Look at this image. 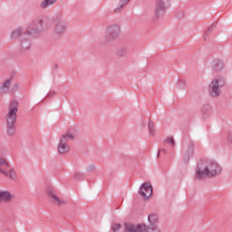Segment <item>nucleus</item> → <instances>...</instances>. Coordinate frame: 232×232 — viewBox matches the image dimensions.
Here are the masks:
<instances>
[{
    "label": "nucleus",
    "instance_id": "dca6fc26",
    "mask_svg": "<svg viewBox=\"0 0 232 232\" xmlns=\"http://www.w3.org/2000/svg\"><path fill=\"white\" fill-rule=\"evenodd\" d=\"M10 84H12V78L5 80L0 86V95L6 93L10 90Z\"/></svg>",
    "mask_w": 232,
    "mask_h": 232
},
{
    "label": "nucleus",
    "instance_id": "7c9ffc66",
    "mask_svg": "<svg viewBox=\"0 0 232 232\" xmlns=\"http://www.w3.org/2000/svg\"><path fill=\"white\" fill-rule=\"evenodd\" d=\"M166 153H168V152L166 151V150L161 149V150H160L159 152H158V157H160V154H161V155H166Z\"/></svg>",
    "mask_w": 232,
    "mask_h": 232
},
{
    "label": "nucleus",
    "instance_id": "f8f14e48",
    "mask_svg": "<svg viewBox=\"0 0 232 232\" xmlns=\"http://www.w3.org/2000/svg\"><path fill=\"white\" fill-rule=\"evenodd\" d=\"M194 153H195V142L189 140L188 149L183 155V160H184V162H186V164H188V162H189V159H191V157H193Z\"/></svg>",
    "mask_w": 232,
    "mask_h": 232
},
{
    "label": "nucleus",
    "instance_id": "2eb2a0df",
    "mask_svg": "<svg viewBox=\"0 0 232 232\" xmlns=\"http://www.w3.org/2000/svg\"><path fill=\"white\" fill-rule=\"evenodd\" d=\"M70 151V145L66 141V138H61L60 143L58 145V152L60 155H64V153H68Z\"/></svg>",
    "mask_w": 232,
    "mask_h": 232
},
{
    "label": "nucleus",
    "instance_id": "a878e982",
    "mask_svg": "<svg viewBox=\"0 0 232 232\" xmlns=\"http://www.w3.org/2000/svg\"><path fill=\"white\" fill-rule=\"evenodd\" d=\"M149 132L150 135H155V124H153V121L151 120L149 121Z\"/></svg>",
    "mask_w": 232,
    "mask_h": 232
},
{
    "label": "nucleus",
    "instance_id": "f03ea898",
    "mask_svg": "<svg viewBox=\"0 0 232 232\" xmlns=\"http://www.w3.org/2000/svg\"><path fill=\"white\" fill-rule=\"evenodd\" d=\"M203 162L206 165L204 170H202L200 163H198L196 168V179H204V177H217V175L222 171V168L219 167L217 161L209 160Z\"/></svg>",
    "mask_w": 232,
    "mask_h": 232
},
{
    "label": "nucleus",
    "instance_id": "c85d7f7f",
    "mask_svg": "<svg viewBox=\"0 0 232 232\" xmlns=\"http://www.w3.org/2000/svg\"><path fill=\"white\" fill-rule=\"evenodd\" d=\"M167 144H171V146H175V140L173 139V136L167 138Z\"/></svg>",
    "mask_w": 232,
    "mask_h": 232
},
{
    "label": "nucleus",
    "instance_id": "5701e85b",
    "mask_svg": "<svg viewBox=\"0 0 232 232\" xmlns=\"http://www.w3.org/2000/svg\"><path fill=\"white\" fill-rule=\"evenodd\" d=\"M212 81H217V82L220 88H223L224 86H226V78H224V77L215 78Z\"/></svg>",
    "mask_w": 232,
    "mask_h": 232
},
{
    "label": "nucleus",
    "instance_id": "393cba45",
    "mask_svg": "<svg viewBox=\"0 0 232 232\" xmlns=\"http://www.w3.org/2000/svg\"><path fill=\"white\" fill-rule=\"evenodd\" d=\"M202 113H204L205 115H209L211 113V105H204L202 108Z\"/></svg>",
    "mask_w": 232,
    "mask_h": 232
},
{
    "label": "nucleus",
    "instance_id": "7ed1b4c3",
    "mask_svg": "<svg viewBox=\"0 0 232 232\" xmlns=\"http://www.w3.org/2000/svg\"><path fill=\"white\" fill-rule=\"evenodd\" d=\"M18 108L19 102L12 100L9 103L8 113L6 116V128L9 137H14V135H15V121H17V111H19Z\"/></svg>",
    "mask_w": 232,
    "mask_h": 232
},
{
    "label": "nucleus",
    "instance_id": "f3484780",
    "mask_svg": "<svg viewBox=\"0 0 232 232\" xmlns=\"http://www.w3.org/2000/svg\"><path fill=\"white\" fill-rule=\"evenodd\" d=\"M12 200V194L8 191L0 190V203L1 202H10Z\"/></svg>",
    "mask_w": 232,
    "mask_h": 232
},
{
    "label": "nucleus",
    "instance_id": "1a4fd4ad",
    "mask_svg": "<svg viewBox=\"0 0 232 232\" xmlns=\"http://www.w3.org/2000/svg\"><path fill=\"white\" fill-rule=\"evenodd\" d=\"M139 193L144 200H150V198H151V195H153V187L151 186V183H143L140 188Z\"/></svg>",
    "mask_w": 232,
    "mask_h": 232
},
{
    "label": "nucleus",
    "instance_id": "f257e3e1",
    "mask_svg": "<svg viewBox=\"0 0 232 232\" xmlns=\"http://www.w3.org/2000/svg\"><path fill=\"white\" fill-rule=\"evenodd\" d=\"M41 30H43V19L36 18L32 24H30L25 34H24L20 39V53L24 54L30 50V48H32V43L28 38H26V36L33 35V37H36Z\"/></svg>",
    "mask_w": 232,
    "mask_h": 232
},
{
    "label": "nucleus",
    "instance_id": "b1692460",
    "mask_svg": "<svg viewBox=\"0 0 232 232\" xmlns=\"http://www.w3.org/2000/svg\"><path fill=\"white\" fill-rule=\"evenodd\" d=\"M130 3V0H121L120 1V6L114 10L115 13L119 12L120 10H122L126 5Z\"/></svg>",
    "mask_w": 232,
    "mask_h": 232
},
{
    "label": "nucleus",
    "instance_id": "39448f33",
    "mask_svg": "<svg viewBox=\"0 0 232 232\" xmlns=\"http://www.w3.org/2000/svg\"><path fill=\"white\" fill-rule=\"evenodd\" d=\"M120 35H121V27L118 24L110 25L105 33V38L102 43V46H106V44H110V43H113V41H117Z\"/></svg>",
    "mask_w": 232,
    "mask_h": 232
},
{
    "label": "nucleus",
    "instance_id": "20e7f679",
    "mask_svg": "<svg viewBox=\"0 0 232 232\" xmlns=\"http://www.w3.org/2000/svg\"><path fill=\"white\" fill-rule=\"evenodd\" d=\"M53 30L58 37H62V35H64V33L66 32V28L68 26V23L64 21V18L61 14H55L53 17Z\"/></svg>",
    "mask_w": 232,
    "mask_h": 232
},
{
    "label": "nucleus",
    "instance_id": "0eeeda50",
    "mask_svg": "<svg viewBox=\"0 0 232 232\" xmlns=\"http://www.w3.org/2000/svg\"><path fill=\"white\" fill-rule=\"evenodd\" d=\"M171 0H155L156 6H155V17L159 19L160 15L166 12L168 6H169Z\"/></svg>",
    "mask_w": 232,
    "mask_h": 232
},
{
    "label": "nucleus",
    "instance_id": "9d476101",
    "mask_svg": "<svg viewBox=\"0 0 232 232\" xmlns=\"http://www.w3.org/2000/svg\"><path fill=\"white\" fill-rule=\"evenodd\" d=\"M144 229H146L145 224L135 225L131 222H127L124 223L123 232H144Z\"/></svg>",
    "mask_w": 232,
    "mask_h": 232
},
{
    "label": "nucleus",
    "instance_id": "aec40b11",
    "mask_svg": "<svg viewBox=\"0 0 232 232\" xmlns=\"http://www.w3.org/2000/svg\"><path fill=\"white\" fill-rule=\"evenodd\" d=\"M21 35H23V28L15 29L11 33V39H17L19 37L22 39L23 36Z\"/></svg>",
    "mask_w": 232,
    "mask_h": 232
},
{
    "label": "nucleus",
    "instance_id": "412c9836",
    "mask_svg": "<svg viewBox=\"0 0 232 232\" xmlns=\"http://www.w3.org/2000/svg\"><path fill=\"white\" fill-rule=\"evenodd\" d=\"M57 3V0H44L41 3L40 6L41 8H48L50 5H55Z\"/></svg>",
    "mask_w": 232,
    "mask_h": 232
},
{
    "label": "nucleus",
    "instance_id": "72a5a7b5",
    "mask_svg": "<svg viewBox=\"0 0 232 232\" xmlns=\"http://www.w3.org/2000/svg\"><path fill=\"white\" fill-rule=\"evenodd\" d=\"M57 68H59V64L54 63V64H53V69H54V70H57Z\"/></svg>",
    "mask_w": 232,
    "mask_h": 232
},
{
    "label": "nucleus",
    "instance_id": "a211bd4d",
    "mask_svg": "<svg viewBox=\"0 0 232 232\" xmlns=\"http://www.w3.org/2000/svg\"><path fill=\"white\" fill-rule=\"evenodd\" d=\"M215 28H217V23H213L212 25L205 31L204 41H209V36L211 35Z\"/></svg>",
    "mask_w": 232,
    "mask_h": 232
},
{
    "label": "nucleus",
    "instance_id": "6e6552de",
    "mask_svg": "<svg viewBox=\"0 0 232 232\" xmlns=\"http://www.w3.org/2000/svg\"><path fill=\"white\" fill-rule=\"evenodd\" d=\"M148 221L150 223L149 226H146V229H143V231H150V229L152 232H160V228H159V216L157 214H150L148 217Z\"/></svg>",
    "mask_w": 232,
    "mask_h": 232
},
{
    "label": "nucleus",
    "instance_id": "423d86ee",
    "mask_svg": "<svg viewBox=\"0 0 232 232\" xmlns=\"http://www.w3.org/2000/svg\"><path fill=\"white\" fill-rule=\"evenodd\" d=\"M0 173L5 175V177H9L11 180H15L17 178L15 170L14 169H10L8 161L3 158H0Z\"/></svg>",
    "mask_w": 232,
    "mask_h": 232
},
{
    "label": "nucleus",
    "instance_id": "4be33fe9",
    "mask_svg": "<svg viewBox=\"0 0 232 232\" xmlns=\"http://www.w3.org/2000/svg\"><path fill=\"white\" fill-rule=\"evenodd\" d=\"M62 139H65V142H68V140H73L75 139V136H73V133L72 131H68L66 134H63Z\"/></svg>",
    "mask_w": 232,
    "mask_h": 232
},
{
    "label": "nucleus",
    "instance_id": "6ab92c4d",
    "mask_svg": "<svg viewBox=\"0 0 232 232\" xmlns=\"http://www.w3.org/2000/svg\"><path fill=\"white\" fill-rule=\"evenodd\" d=\"M128 47L126 46H122V47H120L116 50V55L118 57H126V55H128Z\"/></svg>",
    "mask_w": 232,
    "mask_h": 232
},
{
    "label": "nucleus",
    "instance_id": "cd10ccee",
    "mask_svg": "<svg viewBox=\"0 0 232 232\" xmlns=\"http://www.w3.org/2000/svg\"><path fill=\"white\" fill-rule=\"evenodd\" d=\"M121 227L122 226L121 224H113L111 227V230L113 232H116V231H119Z\"/></svg>",
    "mask_w": 232,
    "mask_h": 232
},
{
    "label": "nucleus",
    "instance_id": "2f4dec72",
    "mask_svg": "<svg viewBox=\"0 0 232 232\" xmlns=\"http://www.w3.org/2000/svg\"><path fill=\"white\" fill-rule=\"evenodd\" d=\"M178 84H179V86H180V84H182L183 86H185V85H186V82H184V80H179V81L178 82Z\"/></svg>",
    "mask_w": 232,
    "mask_h": 232
},
{
    "label": "nucleus",
    "instance_id": "4468645a",
    "mask_svg": "<svg viewBox=\"0 0 232 232\" xmlns=\"http://www.w3.org/2000/svg\"><path fill=\"white\" fill-rule=\"evenodd\" d=\"M225 68L224 62L220 59L213 60L211 63V70L214 73H220Z\"/></svg>",
    "mask_w": 232,
    "mask_h": 232
},
{
    "label": "nucleus",
    "instance_id": "bb28decb",
    "mask_svg": "<svg viewBox=\"0 0 232 232\" xmlns=\"http://www.w3.org/2000/svg\"><path fill=\"white\" fill-rule=\"evenodd\" d=\"M74 179L75 180H82L84 179V175L82 174V172L76 171L74 172Z\"/></svg>",
    "mask_w": 232,
    "mask_h": 232
},
{
    "label": "nucleus",
    "instance_id": "9b49d317",
    "mask_svg": "<svg viewBox=\"0 0 232 232\" xmlns=\"http://www.w3.org/2000/svg\"><path fill=\"white\" fill-rule=\"evenodd\" d=\"M222 91L220 90V87L218 86V82L212 81L209 87H208V93L210 97L215 99L216 97H218Z\"/></svg>",
    "mask_w": 232,
    "mask_h": 232
},
{
    "label": "nucleus",
    "instance_id": "c756f323",
    "mask_svg": "<svg viewBox=\"0 0 232 232\" xmlns=\"http://www.w3.org/2000/svg\"><path fill=\"white\" fill-rule=\"evenodd\" d=\"M95 169V165L91 164L89 167H87L86 170L88 171V173L94 171Z\"/></svg>",
    "mask_w": 232,
    "mask_h": 232
},
{
    "label": "nucleus",
    "instance_id": "ddd939ff",
    "mask_svg": "<svg viewBox=\"0 0 232 232\" xmlns=\"http://www.w3.org/2000/svg\"><path fill=\"white\" fill-rule=\"evenodd\" d=\"M46 193L48 197L53 198V202H54L55 204H58V206H63V204H64V200L60 199L59 197H57V194L55 193V189H53V188L52 187L47 188Z\"/></svg>",
    "mask_w": 232,
    "mask_h": 232
},
{
    "label": "nucleus",
    "instance_id": "473e14b6",
    "mask_svg": "<svg viewBox=\"0 0 232 232\" xmlns=\"http://www.w3.org/2000/svg\"><path fill=\"white\" fill-rule=\"evenodd\" d=\"M227 140L229 142H232V132H229L228 135H227Z\"/></svg>",
    "mask_w": 232,
    "mask_h": 232
}]
</instances>
